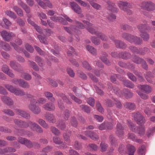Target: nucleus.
<instances>
[{
    "label": "nucleus",
    "instance_id": "nucleus-1",
    "mask_svg": "<svg viewBox=\"0 0 155 155\" xmlns=\"http://www.w3.org/2000/svg\"><path fill=\"white\" fill-rule=\"evenodd\" d=\"M121 37L130 43H134L135 44L140 45L143 43V41L139 37L134 36L130 34L123 33L121 35Z\"/></svg>",
    "mask_w": 155,
    "mask_h": 155
},
{
    "label": "nucleus",
    "instance_id": "nucleus-2",
    "mask_svg": "<svg viewBox=\"0 0 155 155\" xmlns=\"http://www.w3.org/2000/svg\"><path fill=\"white\" fill-rule=\"evenodd\" d=\"M4 86L8 91L14 93L16 95L23 96L25 94V92L22 90L17 88L11 85L5 84Z\"/></svg>",
    "mask_w": 155,
    "mask_h": 155
},
{
    "label": "nucleus",
    "instance_id": "nucleus-3",
    "mask_svg": "<svg viewBox=\"0 0 155 155\" xmlns=\"http://www.w3.org/2000/svg\"><path fill=\"white\" fill-rule=\"evenodd\" d=\"M35 101V99L31 100L28 108L29 110L33 114H38L40 113L41 110L40 107L36 105L37 103Z\"/></svg>",
    "mask_w": 155,
    "mask_h": 155
},
{
    "label": "nucleus",
    "instance_id": "nucleus-4",
    "mask_svg": "<svg viewBox=\"0 0 155 155\" xmlns=\"http://www.w3.org/2000/svg\"><path fill=\"white\" fill-rule=\"evenodd\" d=\"M140 6L143 9L149 11L155 10V4L151 2H143L140 4Z\"/></svg>",
    "mask_w": 155,
    "mask_h": 155
},
{
    "label": "nucleus",
    "instance_id": "nucleus-5",
    "mask_svg": "<svg viewBox=\"0 0 155 155\" xmlns=\"http://www.w3.org/2000/svg\"><path fill=\"white\" fill-rule=\"evenodd\" d=\"M1 34L3 40L7 42L9 41L12 38L15 37V34L13 33H9L6 31H2Z\"/></svg>",
    "mask_w": 155,
    "mask_h": 155
},
{
    "label": "nucleus",
    "instance_id": "nucleus-6",
    "mask_svg": "<svg viewBox=\"0 0 155 155\" xmlns=\"http://www.w3.org/2000/svg\"><path fill=\"white\" fill-rule=\"evenodd\" d=\"M10 66L13 70L18 72L23 71L22 67L15 61H11L10 63Z\"/></svg>",
    "mask_w": 155,
    "mask_h": 155
},
{
    "label": "nucleus",
    "instance_id": "nucleus-7",
    "mask_svg": "<svg viewBox=\"0 0 155 155\" xmlns=\"http://www.w3.org/2000/svg\"><path fill=\"white\" fill-rule=\"evenodd\" d=\"M124 127L122 125L118 123L116 127V134L119 137H122L124 134Z\"/></svg>",
    "mask_w": 155,
    "mask_h": 155
},
{
    "label": "nucleus",
    "instance_id": "nucleus-8",
    "mask_svg": "<svg viewBox=\"0 0 155 155\" xmlns=\"http://www.w3.org/2000/svg\"><path fill=\"white\" fill-rule=\"evenodd\" d=\"M46 119L49 122L54 123L56 122V119L55 116L50 113L48 112L45 115Z\"/></svg>",
    "mask_w": 155,
    "mask_h": 155
},
{
    "label": "nucleus",
    "instance_id": "nucleus-9",
    "mask_svg": "<svg viewBox=\"0 0 155 155\" xmlns=\"http://www.w3.org/2000/svg\"><path fill=\"white\" fill-rule=\"evenodd\" d=\"M108 88L111 90H113L116 94L119 97H122L124 95L123 91H122L118 87L116 86L112 87L111 85H109Z\"/></svg>",
    "mask_w": 155,
    "mask_h": 155
},
{
    "label": "nucleus",
    "instance_id": "nucleus-10",
    "mask_svg": "<svg viewBox=\"0 0 155 155\" xmlns=\"http://www.w3.org/2000/svg\"><path fill=\"white\" fill-rule=\"evenodd\" d=\"M1 99L4 103L7 105L11 106L13 104V101L10 97L7 96H2L1 97Z\"/></svg>",
    "mask_w": 155,
    "mask_h": 155
},
{
    "label": "nucleus",
    "instance_id": "nucleus-11",
    "mask_svg": "<svg viewBox=\"0 0 155 155\" xmlns=\"http://www.w3.org/2000/svg\"><path fill=\"white\" fill-rule=\"evenodd\" d=\"M16 113L22 117L29 119L30 118V114L26 112L21 110L16 109L15 110Z\"/></svg>",
    "mask_w": 155,
    "mask_h": 155
},
{
    "label": "nucleus",
    "instance_id": "nucleus-12",
    "mask_svg": "<svg viewBox=\"0 0 155 155\" xmlns=\"http://www.w3.org/2000/svg\"><path fill=\"white\" fill-rule=\"evenodd\" d=\"M114 43L116 47L120 49H125L127 45L124 42L119 40H114Z\"/></svg>",
    "mask_w": 155,
    "mask_h": 155
},
{
    "label": "nucleus",
    "instance_id": "nucleus-13",
    "mask_svg": "<svg viewBox=\"0 0 155 155\" xmlns=\"http://www.w3.org/2000/svg\"><path fill=\"white\" fill-rule=\"evenodd\" d=\"M85 134L87 136L89 137L93 140H97L99 137L97 134L92 131H85Z\"/></svg>",
    "mask_w": 155,
    "mask_h": 155
},
{
    "label": "nucleus",
    "instance_id": "nucleus-14",
    "mask_svg": "<svg viewBox=\"0 0 155 155\" xmlns=\"http://www.w3.org/2000/svg\"><path fill=\"white\" fill-rule=\"evenodd\" d=\"M42 108L45 110L48 111H53L55 109L54 105L51 102L45 104L43 106Z\"/></svg>",
    "mask_w": 155,
    "mask_h": 155
},
{
    "label": "nucleus",
    "instance_id": "nucleus-15",
    "mask_svg": "<svg viewBox=\"0 0 155 155\" xmlns=\"http://www.w3.org/2000/svg\"><path fill=\"white\" fill-rule=\"evenodd\" d=\"M70 5L74 11L78 14L81 12V8L75 2H72L70 3Z\"/></svg>",
    "mask_w": 155,
    "mask_h": 155
},
{
    "label": "nucleus",
    "instance_id": "nucleus-16",
    "mask_svg": "<svg viewBox=\"0 0 155 155\" xmlns=\"http://www.w3.org/2000/svg\"><path fill=\"white\" fill-rule=\"evenodd\" d=\"M82 21L84 23L88 26L87 28V30L91 33L93 34H94L96 35V33L97 32V31H95L94 29L93 28L89 27H92L93 25L90 23L89 22L86 20H83Z\"/></svg>",
    "mask_w": 155,
    "mask_h": 155
},
{
    "label": "nucleus",
    "instance_id": "nucleus-17",
    "mask_svg": "<svg viewBox=\"0 0 155 155\" xmlns=\"http://www.w3.org/2000/svg\"><path fill=\"white\" fill-rule=\"evenodd\" d=\"M138 87L148 94L151 93L152 90L151 87L148 85H140L138 86Z\"/></svg>",
    "mask_w": 155,
    "mask_h": 155
},
{
    "label": "nucleus",
    "instance_id": "nucleus-18",
    "mask_svg": "<svg viewBox=\"0 0 155 155\" xmlns=\"http://www.w3.org/2000/svg\"><path fill=\"white\" fill-rule=\"evenodd\" d=\"M107 3L108 5V6L107 7L108 9L113 12H118V9L115 7V5L114 3L111 2L110 1H107Z\"/></svg>",
    "mask_w": 155,
    "mask_h": 155
},
{
    "label": "nucleus",
    "instance_id": "nucleus-19",
    "mask_svg": "<svg viewBox=\"0 0 155 155\" xmlns=\"http://www.w3.org/2000/svg\"><path fill=\"white\" fill-rule=\"evenodd\" d=\"M51 19L53 21L55 22H60L63 25H66L67 22L65 21L64 18L60 17H58L55 15L50 17Z\"/></svg>",
    "mask_w": 155,
    "mask_h": 155
},
{
    "label": "nucleus",
    "instance_id": "nucleus-20",
    "mask_svg": "<svg viewBox=\"0 0 155 155\" xmlns=\"http://www.w3.org/2000/svg\"><path fill=\"white\" fill-rule=\"evenodd\" d=\"M131 56V54L127 51L122 52L118 54V57L124 59H127L129 58Z\"/></svg>",
    "mask_w": 155,
    "mask_h": 155
},
{
    "label": "nucleus",
    "instance_id": "nucleus-21",
    "mask_svg": "<svg viewBox=\"0 0 155 155\" xmlns=\"http://www.w3.org/2000/svg\"><path fill=\"white\" fill-rule=\"evenodd\" d=\"M118 64L120 67L123 68H130L131 69H134V67L133 66L132 64H127L122 61H119Z\"/></svg>",
    "mask_w": 155,
    "mask_h": 155
},
{
    "label": "nucleus",
    "instance_id": "nucleus-22",
    "mask_svg": "<svg viewBox=\"0 0 155 155\" xmlns=\"http://www.w3.org/2000/svg\"><path fill=\"white\" fill-rule=\"evenodd\" d=\"M0 45L3 49L6 51H8L11 50V47L9 44L6 42L2 41L0 42Z\"/></svg>",
    "mask_w": 155,
    "mask_h": 155
},
{
    "label": "nucleus",
    "instance_id": "nucleus-23",
    "mask_svg": "<svg viewBox=\"0 0 155 155\" xmlns=\"http://www.w3.org/2000/svg\"><path fill=\"white\" fill-rule=\"evenodd\" d=\"M96 35L102 41H106L108 40V38L102 32L97 31L96 33Z\"/></svg>",
    "mask_w": 155,
    "mask_h": 155
},
{
    "label": "nucleus",
    "instance_id": "nucleus-24",
    "mask_svg": "<svg viewBox=\"0 0 155 155\" xmlns=\"http://www.w3.org/2000/svg\"><path fill=\"white\" fill-rule=\"evenodd\" d=\"M19 5L23 8L27 13L30 12V9L27 5L23 2L21 1L19 2Z\"/></svg>",
    "mask_w": 155,
    "mask_h": 155
},
{
    "label": "nucleus",
    "instance_id": "nucleus-25",
    "mask_svg": "<svg viewBox=\"0 0 155 155\" xmlns=\"http://www.w3.org/2000/svg\"><path fill=\"white\" fill-rule=\"evenodd\" d=\"M58 95L61 97L67 104H72V102L70 100L65 94L63 93H60Z\"/></svg>",
    "mask_w": 155,
    "mask_h": 155
},
{
    "label": "nucleus",
    "instance_id": "nucleus-26",
    "mask_svg": "<svg viewBox=\"0 0 155 155\" xmlns=\"http://www.w3.org/2000/svg\"><path fill=\"white\" fill-rule=\"evenodd\" d=\"M129 49L134 53L139 54L140 55L143 54V52H139V50L136 47L130 46L129 47Z\"/></svg>",
    "mask_w": 155,
    "mask_h": 155
},
{
    "label": "nucleus",
    "instance_id": "nucleus-27",
    "mask_svg": "<svg viewBox=\"0 0 155 155\" xmlns=\"http://www.w3.org/2000/svg\"><path fill=\"white\" fill-rule=\"evenodd\" d=\"M13 9L16 12L18 15L20 17L23 16V12L20 8L16 6L13 7Z\"/></svg>",
    "mask_w": 155,
    "mask_h": 155
},
{
    "label": "nucleus",
    "instance_id": "nucleus-28",
    "mask_svg": "<svg viewBox=\"0 0 155 155\" xmlns=\"http://www.w3.org/2000/svg\"><path fill=\"white\" fill-rule=\"evenodd\" d=\"M127 121L128 122V126L130 130L133 132H137V130H138V127L135 126L134 124H133L130 121L127 120Z\"/></svg>",
    "mask_w": 155,
    "mask_h": 155
},
{
    "label": "nucleus",
    "instance_id": "nucleus-29",
    "mask_svg": "<svg viewBox=\"0 0 155 155\" xmlns=\"http://www.w3.org/2000/svg\"><path fill=\"white\" fill-rule=\"evenodd\" d=\"M124 107L129 110H133L136 108V106L134 103L126 102L124 104Z\"/></svg>",
    "mask_w": 155,
    "mask_h": 155
},
{
    "label": "nucleus",
    "instance_id": "nucleus-30",
    "mask_svg": "<svg viewBox=\"0 0 155 155\" xmlns=\"http://www.w3.org/2000/svg\"><path fill=\"white\" fill-rule=\"evenodd\" d=\"M127 148L130 155H134V153L136 150V149L134 146L130 144L127 145Z\"/></svg>",
    "mask_w": 155,
    "mask_h": 155
},
{
    "label": "nucleus",
    "instance_id": "nucleus-31",
    "mask_svg": "<svg viewBox=\"0 0 155 155\" xmlns=\"http://www.w3.org/2000/svg\"><path fill=\"white\" fill-rule=\"evenodd\" d=\"M86 48L92 54L94 55L97 54L96 49L92 46L88 45L86 46Z\"/></svg>",
    "mask_w": 155,
    "mask_h": 155
},
{
    "label": "nucleus",
    "instance_id": "nucleus-32",
    "mask_svg": "<svg viewBox=\"0 0 155 155\" xmlns=\"http://www.w3.org/2000/svg\"><path fill=\"white\" fill-rule=\"evenodd\" d=\"M109 140L111 144L113 146H116L117 143V141L116 140L114 136L113 135H110L109 137Z\"/></svg>",
    "mask_w": 155,
    "mask_h": 155
},
{
    "label": "nucleus",
    "instance_id": "nucleus-33",
    "mask_svg": "<svg viewBox=\"0 0 155 155\" xmlns=\"http://www.w3.org/2000/svg\"><path fill=\"white\" fill-rule=\"evenodd\" d=\"M123 84L125 86L131 88H133L134 86V85L131 82L125 79V80H123Z\"/></svg>",
    "mask_w": 155,
    "mask_h": 155
},
{
    "label": "nucleus",
    "instance_id": "nucleus-34",
    "mask_svg": "<svg viewBox=\"0 0 155 155\" xmlns=\"http://www.w3.org/2000/svg\"><path fill=\"white\" fill-rule=\"evenodd\" d=\"M68 95L70 96L71 99L76 103L78 104H81L82 103V101L72 94L71 93H68Z\"/></svg>",
    "mask_w": 155,
    "mask_h": 155
},
{
    "label": "nucleus",
    "instance_id": "nucleus-35",
    "mask_svg": "<svg viewBox=\"0 0 155 155\" xmlns=\"http://www.w3.org/2000/svg\"><path fill=\"white\" fill-rule=\"evenodd\" d=\"M10 44L14 48V49L18 53H20L23 51L24 49L22 48H20L15 43L10 42Z\"/></svg>",
    "mask_w": 155,
    "mask_h": 155
},
{
    "label": "nucleus",
    "instance_id": "nucleus-36",
    "mask_svg": "<svg viewBox=\"0 0 155 155\" xmlns=\"http://www.w3.org/2000/svg\"><path fill=\"white\" fill-rule=\"evenodd\" d=\"M140 36L144 41H148L150 39L149 34L145 32L141 33Z\"/></svg>",
    "mask_w": 155,
    "mask_h": 155
},
{
    "label": "nucleus",
    "instance_id": "nucleus-37",
    "mask_svg": "<svg viewBox=\"0 0 155 155\" xmlns=\"http://www.w3.org/2000/svg\"><path fill=\"white\" fill-rule=\"evenodd\" d=\"M28 64L29 66L31 67L35 70L38 71L39 70V68L36 63L33 61L28 60Z\"/></svg>",
    "mask_w": 155,
    "mask_h": 155
},
{
    "label": "nucleus",
    "instance_id": "nucleus-38",
    "mask_svg": "<svg viewBox=\"0 0 155 155\" xmlns=\"http://www.w3.org/2000/svg\"><path fill=\"white\" fill-rule=\"evenodd\" d=\"M38 123L43 127L48 129L49 128V125L45 120L42 119H39L38 120Z\"/></svg>",
    "mask_w": 155,
    "mask_h": 155
},
{
    "label": "nucleus",
    "instance_id": "nucleus-39",
    "mask_svg": "<svg viewBox=\"0 0 155 155\" xmlns=\"http://www.w3.org/2000/svg\"><path fill=\"white\" fill-rule=\"evenodd\" d=\"M143 59L135 55L133 58V61L135 63L139 64L141 63L143 61Z\"/></svg>",
    "mask_w": 155,
    "mask_h": 155
},
{
    "label": "nucleus",
    "instance_id": "nucleus-40",
    "mask_svg": "<svg viewBox=\"0 0 155 155\" xmlns=\"http://www.w3.org/2000/svg\"><path fill=\"white\" fill-rule=\"evenodd\" d=\"M19 85L24 88H28L29 87V85L28 83L22 79L20 82Z\"/></svg>",
    "mask_w": 155,
    "mask_h": 155
},
{
    "label": "nucleus",
    "instance_id": "nucleus-41",
    "mask_svg": "<svg viewBox=\"0 0 155 155\" xmlns=\"http://www.w3.org/2000/svg\"><path fill=\"white\" fill-rule=\"evenodd\" d=\"M5 15L11 18L15 19L17 18L16 14L10 10H7L5 12Z\"/></svg>",
    "mask_w": 155,
    "mask_h": 155
},
{
    "label": "nucleus",
    "instance_id": "nucleus-42",
    "mask_svg": "<svg viewBox=\"0 0 155 155\" xmlns=\"http://www.w3.org/2000/svg\"><path fill=\"white\" fill-rule=\"evenodd\" d=\"M57 127L61 130H64L66 128V124L63 121L59 120L57 125Z\"/></svg>",
    "mask_w": 155,
    "mask_h": 155
},
{
    "label": "nucleus",
    "instance_id": "nucleus-43",
    "mask_svg": "<svg viewBox=\"0 0 155 155\" xmlns=\"http://www.w3.org/2000/svg\"><path fill=\"white\" fill-rule=\"evenodd\" d=\"M123 94L127 98H131L133 96V94L128 90L127 89H124L123 90Z\"/></svg>",
    "mask_w": 155,
    "mask_h": 155
},
{
    "label": "nucleus",
    "instance_id": "nucleus-44",
    "mask_svg": "<svg viewBox=\"0 0 155 155\" xmlns=\"http://www.w3.org/2000/svg\"><path fill=\"white\" fill-rule=\"evenodd\" d=\"M5 114H7L9 116H13L15 115V113L13 111L10 109H5L2 111Z\"/></svg>",
    "mask_w": 155,
    "mask_h": 155
},
{
    "label": "nucleus",
    "instance_id": "nucleus-45",
    "mask_svg": "<svg viewBox=\"0 0 155 155\" xmlns=\"http://www.w3.org/2000/svg\"><path fill=\"white\" fill-rule=\"evenodd\" d=\"M126 2L120 1L118 3V5L119 8L124 11H126V8H125L126 5Z\"/></svg>",
    "mask_w": 155,
    "mask_h": 155
},
{
    "label": "nucleus",
    "instance_id": "nucleus-46",
    "mask_svg": "<svg viewBox=\"0 0 155 155\" xmlns=\"http://www.w3.org/2000/svg\"><path fill=\"white\" fill-rule=\"evenodd\" d=\"M91 41L95 45H99L101 42L100 39H98L95 36H92L91 38Z\"/></svg>",
    "mask_w": 155,
    "mask_h": 155
},
{
    "label": "nucleus",
    "instance_id": "nucleus-47",
    "mask_svg": "<svg viewBox=\"0 0 155 155\" xmlns=\"http://www.w3.org/2000/svg\"><path fill=\"white\" fill-rule=\"evenodd\" d=\"M118 151L120 154L124 155L126 153V150L123 144H120L118 149Z\"/></svg>",
    "mask_w": 155,
    "mask_h": 155
},
{
    "label": "nucleus",
    "instance_id": "nucleus-48",
    "mask_svg": "<svg viewBox=\"0 0 155 155\" xmlns=\"http://www.w3.org/2000/svg\"><path fill=\"white\" fill-rule=\"evenodd\" d=\"M83 67L88 71L92 70V68L88 62L86 61H84L82 62Z\"/></svg>",
    "mask_w": 155,
    "mask_h": 155
},
{
    "label": "nucleus",
    "instance_id": "nucleus-49",
    "mask_svg": "<svg viewBox=\"0 0 155 155\" xmlns=\"http://www.w3.org/2000/svg\"><path fill=\"white\" fill-rule=\"evenodd\" d=\"M21 77L22 78L27 81H29L31 79V76L28 74L26 73H22L21 75Z\"/></svg>",
    "mask_w": 155,
    "mask_h": 155
},
{
    "label": "nucleus",
    "instance_id": "nucleus-50",
    "mask_svg": "<svg viewBox=\"0 0 155 155\" xmlns=\"http://www.w3.org/2000/svg\"><path fill=\"white\" fill-rule=\"evenodd\" d=\"M52 140L54 143L56 144L59 145L62 143L60 138L59 137H53L52 138Z\"/></svg>",
    "mask_w": 155,
    "mask_h": 155
},
{
    "label": "nucleus",
    "instance_id": "nucleus-51",
    "mask_svg": "<svg viewBox=\"0 0 155 155\" xmlns=\"http://www.w3.org/2000/svg\"><path fill=\"white\" fill-rule=\"evenodd\" d=\"M142 116L141 114L139 112H134L132 114V116L134 118V119L136 121L138 118L141 117Z\"/></svg>",
    "mask_w": 155,
    "mask_h": 155
},
{
    "label": "nucleus",
    "instance_id": "nucleus-52",
    "mask_svg": "<svg viewBox=\"0 0 155 155\" xmlns=\"http://www.w3.org/2000/svg\"><path fill=\"white\" fill-rule=\"evenodd\" d=\"M92 1L90 4L91 6L94 9L97 10H100L101 8V6L98 4Z\"/></svg>",
    "mask_w": 155,
    "mask_h": 155
},
{
    "label": "nucleus",
    "instance_id": "nucleus-53",
    "mask_svg": "<svg viewBox=\"0 0 155 155\" xmlns=\"http://www.w3.org/2000/svg\"><path fill=\"white\" fill-rule=\"evenodd\" d=\"M136 121L137 124L139 125H142L145 123L146 120L144 117L142 115L141 117L138 118Z\"/></svg>",
    "mask_w": 155,
    "mask_h": 155
},
{
    "label": "nucleus",
    "instance_id": "nucleus-54",
    "mask_svg": "<svg viewBox=\"0 0 155 155\" xmlns=\"http://www.w3.org/2000/svg\"><path fill=\"white\" fill-rule=\"evenodd\" d=\"M71 123L73 127H76L78 124V121L75 117H72L71 118Z\"/></svg>",
    "mask_w": 155,
    "mask_h": 155
},
{
    "label": "nucleus",
    "instance_id": "nucleus-55",
    "mask_svg": "<svg viewBox=\"0 0 155 155\" xmlns=\"http://www.w3.org/2000/svg\"><path fill=\"white\" fill-rule=\"evenodd\" d=\"M38 124L35 122L29 121V127L33 131H34Z\"/></svg>",
    "mask_w": 155,
    "mask_h": 155
},
{
    "label": "nucleus",
    "instance_id": "nucleus-56",
    "mask_svg": "<svg viewBox=\"0 0 155 155\" xmlns=\"http://www.w3.org/2000/svg\"><path fill=\"white\" fill-rule=\"evenodd\" d=\"M137 132L139 135L142 136L143 135L145 132V129L143 127H138V130Z\"/></svg>",
    "mask_w": 155,
    "mask_h": 155
},
{
    "label": "nucleus",
    "instance_id": "nucleus-57",
    "mask_svg": "<svg viewBox=\"0 0 155 155\" xmlns=\"http://www.w3.org/2000/svg\"><path fill=\"white\" fill-rule=\"evenodd\" d=\"M37 37L41 43L45 44H48V42L45 37L39 35Z\"/></svg>",
    "mask_w": 155,
    "mask_h": 155
},
{
    "label": "nucleus",
    "instance_id": "nucleus-58",
    "mask_svg": "<svg viewBox=\"0 0 155 155\" xmlns=\"http://www.w3.org/2000/svg\"><path fill=\"white\" fill-rule=\"evenodd\" d=\"M81 108L83 110L87 113H90V109L89 107L87 106L84 105H81L80 106Z\"/></svg>",
    "mask_w": 155,
    "mask_h": 155
},
{
    "label": "nucleus",
    "instance_id": "nucleus-59",
    "mask_svg": "<svg viewBox=\"0 0 155 155\" xmlns=\"http://www.w3.org/2000/svg\"><path fill=\"white\" fill-rule=\"evenodd\" d=\"M51 130L52 133L56 135H58L60 134L59 130L55 127H51Z\"/></svg>",
    "mask_w": 155,
    "mask_h": 155
},
{
    "label": "nucleus",
    "instance_id": "nucleus-60",
    "mask_svg": "<svg viewBox=\"0 0 155 155\" xmlns=\"http://www.w3.org/2000/svg\"><path fill=\"white\" fill-rule=\"evenodd\" d=\"M35 60L40 66H43L42 59L40 57L38 56L36 57Z\"/></svg>",
    "mask_w": 155,
    "mask_h": 155
},
{
    "label": "nucleus",
    "instance_id": "nucleus-61",
    "mask_svg": "<svg viewBox=\"0 0 155 155\" xmlns=\"http://www.w3.org/2000/svg\"><path fill=\"white\" fill-rule=\"evenodd\" d=\"M36 103H38L39 104H43L46 102V100L43 98L41 97L39 98L37 101L35 99V101Z\"/></svg>",
    "mask_w": 155,
    "mask_h": 155
},
{
    "label": "nucleus",
    "instance_id": "nucleus-62",
    "mask_svg": "<svg viewBox=\"0 0 155 155\" xmlns=\"http://www.w3.org/2000/svg\"><path fill=\"white\" fill-rule=\"evenodd\" d=\"M70 116V112L68 110H66L64 112L63 117L66 120H68Z\"/></svg>",
    "mask_w": 155,
    "mask_h": 155
},
{
    "label": "nucleus",
    "instance_id": "nucleus-63",
    "mask_svg": "<svg viewBox=\"0 0 155 155\" xmlns=\"http://www.w3.org/2000/svg\"><path fill=\"white\" fill-rule=\"evenodd\" d=\"M127 75L130 80L134 82L136 81L137 79L132 73L128 72L127 73Z\"/></svg>",
    "mask_w": 155,
    "mask_h": 155
},
{
    "label": "nucleus",
    "instance_id": "nucleus-64",
    "mask_svg": "<svg viewBox=\"0 0 155 155\" xmlns=\"http://www.w3.org/2000/svg\"><path fill=\"white\" fill-rule=\"evenodd\" d=\"M145 149V147L144 145H142L140 147L138 150V151L139 154L141 155H143Z\"/></svg>",
    "mask_w": 155,
    "mask_h": 155
}]
</instances>
